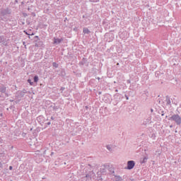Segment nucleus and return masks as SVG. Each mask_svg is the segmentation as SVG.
I'll list each match as a JSON object with an SVG mask.
<instances>
[{
  "mask_svg": "<svg viewBox=\"0 0 181 181\" xmlns=\"http://www.w3.org/2000/svg\"><path fill=\"white\" fill-rule=\"evenodd\" d=\"M90 33L88 28H83V33L88 34Z\"/></svg>",
  "mask_w": 181,
  "mask_h": 181,
  "instance_id": "nucleus-4",
  "label": "nucleus"
},
{
  "mask_svg": "<svg viewBox=\"0 0 181 181\" xmlns=\"http://www.w3.org/2000/svg\"><path fill=\"white\" fill-rule=\"evenodd\" d=\"M38 81H39L38 76H35L34 77V81L37 83Z\"/></svg>",
  "mask_w": 181,
  "mask_h": 181,
  "instance_id": "nucleus-5",
  "label": "nucleus"
},
{
  "mask_svg": "<svg viewBox=\"0 0 181 181\" xmlns=\"http://www.w3.org/2000/svg\"><path fill=\"white\" fill-rule=\"evenodd\" d=\"M25 33L29 35V34H28V33Z\"/></svg>",
  "mask_w": 181,
  "mask_h": 181,
  "instance_id": "nucleus-11",
  "label": "nucleus"
},
{
  "mask_svg": "<svg viewBox=\"0 0 181 181\" xmlns=\"http://www.w3.org/2000/svg\"><path fill=\"white\" fill-rule=\"evenodd\" d=\"M107 149L110 151V147L109 146H107Z\"/></svg>",
  "mask_w": 181,
  "mask_h": 181,
  "instance_id": "nucleus-8",
  "label": "nucleus"
},
{
  "mask_svg": "<svg viewBox=\"0 0 181 181\" xmlns=\"http://www.w3.org/2000/svg\"><path fill=\"white\" fill-rule=\"evenodd\" d=\"M36 38H38V37H37V35H36V37H35Z\"/></svg>",
  "mask_w": 181,
  "mask_h": 181,
  "instance_id": "nucleus-10",
  "label": "nucleus"
},
{
  "mask_svg": "<svg viewBox=\"0 0 181 181\" xmlns=\"http://www.w3.org/2000/svg\"><path fill=\"white\" fill-rule=\"evenodd\" d=\"M9 170H13V167L12 166H9Z\"/></svg>",
  "mask_w": 181,
  "mask_h": 181,
  "instance_id": "nucleus-9",
  "label": "nucleus"
},
{
  "mask_svg": "<svg viewBox=\"0 0 181 181\" xmlns=\"http://www.w3.org/2000/svg\"><path fill=\"white\" fill-rule=\"evenodd\" d=\"M170 119H172L173 121H175V122H176V124H177V125L181 124V117H180V116H179V115H173L170 117Z\"/></svg>",
  "mask_w": 181,
  "mask_h": 181,
  "instance_id": "nucleus-1",
  "label": "nucleus"
},
{
  "mask_svg": "<svg viewBox=\"0 0 181 181\" xmlns=\"http://www.w3.org/2000/svg\"><path fill=\"white\" fill-rule=\"evenodd\" d=\"M63 41L62 39H56L54 38V44H59Z\"/></svg>",
  "mask_w": 181,
  "mask_h": 181,
  "instance_id": "nucleus-3",
  "label": "nucleus"
},
{
  "mask_svg": "<svg viewBox=\"0 0 181 181\" xmlns=\"http://www.w3.org/2000/svg\"><path fill=\"white\" fill-rule=\"evenodd\" d=\"M53 66L55 67V68H57L58 67V64L55 62L53 63Z\"/></svg>",
  "mask_w": 181,
  "mask_h": 181,
  "instance_id": "nucleus-6",
  "label": "nucleus"
},
{
  "mask_svg": "<svg viewBox=\"0 0 181 181\" xmlns=\"http://www.w3.org/2000/svg\"><path fill=\"white\" fill-rule=\"evenodd\" d=\"M135 166V162L134 160H129L127 162V169L132 170Z\"/></svg>",
  "mask_w": 181,
  "mask_h": 181,
  "instance_id": "nucleus-2",
  "label": "nucleus"
},
{
  "mask_svg": "<svg viewBox=\"0 0 181 181\" xmlns=\"http://www.w3.org/2000/svg\"><path fill=\"white\" fill-rule=\"evenodd\" d=\"M28 82L31 86L33 85V83L31 82V80H30V79H28Z\"/></svg>",
  "mask_w": 181,
  "mask_h": 181,
  "instance_id": "nucleus-7",
  "label": "nucleus"
}]
</instances>
